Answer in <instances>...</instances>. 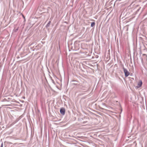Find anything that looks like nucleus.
<instances>
[{
	"label": "nucleus",
	"instance_id": "6e6552de",
	"mask_svg": "<svg viewBox=\"0 0 147 147\" xmlns=\"http://www.w3.org/2000/svg\"><path fill=\"white\" fill-rule=\"evenodd\" d=\"M3 143H2L0 147H3Z\"/></svg>",
	"mask_w": 147,
	"mask_h": 147
},
{
	"label": "nucleus",
	"instance_id": "20e7f679",
	"mask_svg": "<svg viewBox=\"0 0 147 147\" xmlns=\"http://www.w3.org/2000/svg\"><path fill=\"white\" fill-rule=\"evenodd\" d=\"M51 22L50 21H49L48 22L46 26V28H48Z\"/></svg>",
	"mask_w": 147,
	"mask_h": 147
},
{
	"label": "nucleus",
	"instance_id": "0eeeda50",
	"mask_svg": "<svg viewBox=\"0 0 147 147\" xmlns=\"http://www.w3.org/2000/svg\"><path fill=\"white\" fill-rule=\"evenodd\" d=\"M18 27L17 29H16L13 30V31L14 32H16L18 31Z\"/></svg>",
	"mask_w": 147,
	"mask_h": 147
},
{
	"label": "nucleus",
	"instance_id": "7ed1b4c3",
	"mask_svg": "<svg viewBox=\"0 0 147 147\" xmlns=\"http://www.w3.org/2000/svg\"><path fill=\"white\" fill-rule=\"evenodd\" d=\"M142 84V82L141 80H140L139 82L138 83V88L140 87Z\"/></svg>",
	"mask_w": 147,
	"mask_h": 147
},
{
	"label": "nucleus",
	"instance_id": "1a4fd4ad",
	"mask_svg": "<svg viewBox=\"0 0 147 147\" xmlns=\"http://www.w3.org/2000/svg\"><path fill=\"white\" fill-rule=\"evenodd\" d=\"M139 10H140V9H138L137 10V11H139Z\"/></svg>",
	"mask_w": 147,
	"mask_h": 147
},
{
	"label": "nucleus",
	"instance_id": "39448f33",
	"mask_svg": "<svg viewBox=\"0 0 147 147\" xmlns=\"http://www.w3.org/2000/svg\"><path fill=\"white\" fill-rule=\"evenodd\" d=\"M18 121V120L17 119L15 121H14L11 124V126H12L15 123H16Z\"/></svg>",
	"mask_w": 147,
	"mask_h": 147
},
{
	"label": "nucleus",
	"instance_id": "423d86ee",
	"mask_svg": "<svg viewBox=\"0 0 147 147\" xmlns=\"http://www.w3.org/2000/svg\"><path fill=\"white\" fill-rule=\"evenodd\" d=\"M95 25V23L94 22H92L91 24V26L93 27Z\"/></svg>",
	"mask_w": 147,
	"mask_h": 147
},
{
	"label": "nucleus",
	"instance_id": "f257e3e1",
	"mask_svg": "<svg viewBox=\"0 0 147 147\" xmlns=\"http://www.w3.org/2000/svg\"><path fill=\"white\" fill-rule=\"evenodd\" d=\"M123 70L125 74V76L126 77H127L129 74V72L127 70V69L124 67H123Z\"/></svg>",
	"mask_w": 147,
	"mask_h": 147
},
{
	"label": "nucleus",
	"instance_id": "f03ea898",
	"mask_svg": "<svg viewBox=\"0 0 147 147\" xmlns=\"http://www.w3.org/2000/svg\"><path fill=\"white\" fill-rule=\"evenodd\" d=\"M60 113L62 115H64L65 114V110L64 108L61 107L60 109Z\"/></svg>",
	"mask_w": 147,
	"mask_h": 147
},
{
	"label": "nucleus",
	"instance_id": "9d476101",
	"mask_svg": "<svg viewBox=\"0 0 147 147\" xmlns=\"http://www.w3.org/2000/svg\"><path fill=\"white\" fill-rule=\"evenodd\" d=\"M23 17L24 18V19H25V17L24 16H23Z\"/></svg>",
	"mask_w": 147,
	"mask_h": 147
}]
</instances>
